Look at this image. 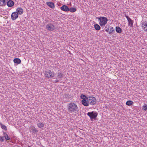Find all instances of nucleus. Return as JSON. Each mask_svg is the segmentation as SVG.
Masks as SVG:
<instances>
[{
    "instance_id": "nucleus-1",
    "label": "nucleus",
    "mask_w": 147,
    "mask_h": 147,
    "mask_svg": "<svg viewBox=\"0 0 147 147\" xmlns=\"http://www.w3.org/2000/svg\"><path fill=\"white\" fill-rule=\"evenodd\" d=\"M68 110L69 112H76L78 111V107L76 104L71 102L67 105Z\"/></svg>"
},
{
    "instance_id": "nucleus-2",
    "label": "nucleus",
    "mask_w": 147,
    "mask_h": 147,
    "mask_svg": "<svg viewBox=\"0 0 147 147\" xmlns=\"http://www.w3.org/2000/svg\"><path fill=\"white\" fill-rule=\"evenodd\" d=\"M96 18L100 21L99 24L101 27L105 26L107 24L108 20L107 18L105 17H98Z\"/></svg>"
},
{
    "instance_id": "nucleus-3",
    "label": "nucleus",
    "mask_w": 147,
    "mask_h": 147,
    "mask_svg": "<svg viewBox=\"0 0 147 147\" xmlns=\"http://www.w3.org/2000/svg\"><path fill=\"white\" fill-rule=\"evenodd\" d=\"M87 115L90 118L91 120L92 121L93 119H96L98 113L94 111H92L88 112L87 113Z\"/></svg>"
},
{
    "instance_id": "nucleus-4",
    "label": "nucleus",
    "mask_w": 147,
    "mask_h": 147,
    "mask_svg": "<svg viewBox=\"0 0 147 147\" xmlns=\"http://www.w3.org/2000/svg\"><path fill=\"white\" fill-rule=\"evenodd\" d=\"M89 104H90L92 105H94L95 104L96 102V98L94 97L89 96L87 99Z\"/></svg>"
},
{
    "instance_id": "nucleus-5",
    "label": "nucleus",
    "mask_w": 147,
    "mask_h": 147,
    "mask_svg": "<svg viewBox=\"0 0 147 147\" xmlns=\"http://www.w3.org/2000/svg\"><path fill=\"white\" fill-rule=\"evenodd\" d=\"M45 75L46 77L49 78L53 77L55 74L53 72H52L51 70H48L45 71Z\"/></svg>"
},
{
    "instance_id": "nucleus-6",
    "label": "nucleus",
    "mask_w": 147,
    "mask_h": 147,
    "mask_svg": "<svg viewBox=\"0 0 147 147\" xmlns=\"http://www.w3.org/2000/svg\"><path fill=\"white\" fill-rule=\"evenodd\" d=\"M46 28L49 31H53L55 29L54 25L51 23H49L46 25Z\"/></svg>"
},
{
    "instance_id": "nucleus-7",
    "label": "nucleus",
    "mask_w": 147,
    "mask_h": 147,
    "mask_svg": "<svg viewBox=\"0 0 147 147\" xmlns=\"http://www.w3.org/2000/svg\"><path fill=\"white\" fill-rule=\"evenodd\" d=\"M125 17L127 18L128 22V24L131 27H132L133 25V21L125 14Z\"/></svg>"
},
{
    "instance_id": "nucleus-8",
    "label": "nucleus",
    "mask_w": 147,
    "mask_h": 147,
    "mask_svg": "<svg viewBox=\"0 0 147 147\" xmlns=\"http://www.w3.org/2000/svg\"><path fill=\"white\" fill-rule=\"evenodd\" d=\"M18 17V13L16 11L12 13L11 15V18L13 20H16Z\"/></svg>"
},
{
    "instance_id": "nucleus-9",
    "label": "nucleus",
    "mask_w": 147,
    "mask_h": 147,
    "mask_svg": "<svg viewBox=\"0 0 147 147\" xmlns=\"http://www.w3.org/2000/svg\"><path fill=\"white\" fill-rule=\"evenodd\" d=\"M61 9L65 12L68 11H69V8L66 5H63L62 7H60Z\"/></svg>"
},
{
    "instance_id": "nucleus-10",
    "label": "nucleus",
    "mask_w": 147,
    "mask_h": 147,
    "mask_svg": "<svg viewBox=\"0 0 147 147\" xmlns=\"http://www.w3.org/2000/svg\"><path fill=\"white\" fill-rule=\"evenodd\" d=\"M142 29L145 31L147 32V21L144 22L142 25Z\"/></svg>"
},
{
    "instance_id": "nucleus-11",
    "label": "nucleus",
    "mask_w": 147,
    "mask_h": 147,
    "mask_svg": "<svg viewBox=\"0 0 147 147\" xmlns=\"http://www.w3.org/2000/svg\"><path fill=\"white\" fill-rule=\"evenodd\" d=\"M6 4L9 7H10L13 6L14 4L13 1L11 0H9L7 2H6Z\"/></svg>"
},
{
    "instance_id": "nucleus-12",
    "label": "nucleus",
    "mask_w": 147,
    "mask_h": 147,
    "mask_svg": "<svg viewBox=\"0 0 147 147\" xmlns=\"http://www.w3.org/2000/svg\"><path fill=\"white\" fill-rule=\"evenodd\" d=\"M16 12L18 13V15H22L23 13V10L20 7H18L16 9Z\"/></svg>"
},
{
    "instance_id": "nucleus-13",
    "label": "nucleus",
    "mask_w": 147,
    "mask_h": 147,
    "mask_svg": "<svg viewBox=\"0 0 147 147\" xmlns=\"http://www.w3.org/2000/svg\"><path fill=\"white\" fill-rule=\"evenodd\" d=\"M8 0H0V6H5L6 4V2Z\"/></svg>"
},
{
    "instance_id": "nucleus-14",
    "label": "nucleus",
    "mask_w": 147,
    "mask_h": 147,
    "mask_svg": "<svg viewBox=\"0 0 147 147\" xmlns=\"http://www.w3.org/2000/svg\"><path fill=\"white\" fill-rule=\"evenodd\" d=\"M81 102L82 105L85 106L87 107L89 105L88 101L86 99L82 100L81 101Z\"/></svg>"
},
{
    "instance_id": "nucleus-15",
    "label": "nucleus",
    "mask_w": 147,
    "mask_h": 147,
    "mask_svg": "<svg viewBox=\"0 0 147 147\" xmlns=\"http://www.w3.org/2000/svg\"><path fill=\"white\" fill-rule=\"evenodd\" d=\"M47 4L51 8L53 9L55 7L54 3L51 2H47Z\"/></svg>"
},
{
    "instance_id": "nucleus-16",
    "label": "nucleus",
    "mask_w": 147,
    "mask_h": 147,
    "mask_svg": "<svg viewBox=\"0 0 147 147\" xmlns=\"http://www.w3.org/2000/svg\"><path fill=\"white\" fill-rule=\"evenodd\" d=\"M14 62L17 64H20L21 62V60L18 58H16L14 59L13 60Z\"/></svg>"
},
{
    "instance_id": "nucleus-17",
    "label": "nucleus",
    "mask_w": 147,
    "mask_h": 147,
    "mask_svg": "<svg viewBox=\"0 0 147 147\" xmlns=\"http://www.w3.org/2000/svg\"><path fill=\"white\" fill-rule=\"evenodd\" d=\"M109 27V30H110V31L108 32V33L110 34H113L115 32V30L113 27L110 26V27Z\"/></svg>"
},
{
    "instance_id": "nucleus-18",
    "label": "nucleus",
    "mask_w": 147,
    "mask_h": 147,
    "mask_svg": "<svg viewBox=\"0 0 147 147\" xmlns=\"http://www.w3.org/2000/svg\"><path fill=\"white\" fill-rule=\"evenodd\" d=\"M57 77L60 80L62 78L63 76V74L62 72H59V71L57 72Z\"/></svg>"
},
{
    "instance_id": "nucleus-19",
    "label": "nucleus",
    "mask_w": 147,
    "mask_h": 147,
    "mask_svg": "<svg viewBox=\"0 0 147 147\" xmlns=\"http://www.w3.org/2000/svg\"><path fill=\"white\" fill-rule=\"evenodd\" d=\"M115 30L116 32L118 33H121L122 32V29L119 26H116Z\"/></svg>"
},
{
    "instance_id": "nucleus-20",
    "label": "nucleus",
    "mask_w": 147,
    "mask_h": 147,
    "mask_svg": "<svg viewBox=\"0 0 147 147\" xmlns=\"http://www.w3.org/2000/svg\"><path fill=\"white\" fill-rule=\"evenodd\" d=\"M3 135L4 137L5 138L6 140H10V138L8 136V135L5 132H3Z\"/></svg>"
},
{
    "instance_id": "nucleus-21",
    "label": "nucleus",
    "mask_w": 147,
    "mask_h": 147,
    "mask_svg": "<svg viewBox=\"0 0 147 147\" xmlns=\"http://www.w3.org/2000/svg\"><path fill=\"white\" fill-rule=\"evenodd\" d=\"M94 28L95 29L97 30H99L100 29V26L97 24H94Z\"/></svg>"
},
{
    "instance_id": "nucleus-22",
    "label": "nucleus",
    "mask_w": 147,
    "mask_h": 147,
    "mask_svg": "<svg viewBox=\"0 0 147 147\" xmlns=\"http://www.w3.org/2000/svg\"><path fill=\"white\" fill-rule=\"evenodd\" d=\"M37 125L38 127L40 128H42L44 127V124L41 123H38Z\"/></svg>"
},
{
    "instance_id": "nucleus-23",
    "label": "nucleus",
    "mask_w": 147,
    "mask_h": 147,
    "mask_svg": "<svg viewBox=\"0 0 147 147\" xmlns=\"http://www.w3.org/2000/svg\"><path fill=\"white\" fill-rule=\"evenodd\" d=\"M133 102L131 100H128L126 103V104L128 106H131L133 104Z\"/></svg>"
},
{
    "instance_id": "nucleus-24",
    "label": "nucleus",
    "mask_w": 147,
    "mask_h": 147,
    "mask_svg": "<svg viewBox=\"0 0 147 147\" xmlns=\"http://www.w3.org/2000/svg\"><path fill=\"white\" fill-rule=\"evenodd\" d=\"M0 125H1V128L5 131L7 130V127L6 126L2 124L1 123H0Z\"/></svg>"
},
{
    "instance_id": "nucleus-25",
    "label": "nucleus",
    "mask_w": 147,
    "mask_h": 147,
    "mask_svg": "<svg viewBox=\"0 0 147 147\" xmlns=\"http://www.w3.org/2000/svg\"><path fill=\"white\" fill-rule=\"evenodd\" d=\"M80 98L82 99V100L86 99L87 100L88 97H87L86 95L82 94L80 96Z\"/></svg>"
},
{
    "instance_id": "nucleus-26",
    "label": "nucleus",
    "mask_w": 147,
    "mask_h": 147,
    "mask_svg": "<svg viewBox=\"0 0 147 147\" xmlns=\"http://www.w3.org/2000/svg\"><path fill=\"white\" fill-rule=\"evenodd\" d=\"M69 11L71 12H74L76 11V9L74 7H71L69 9Z\"/></svg>"
},
{
    "instance_id": "nucleus-27",
    "label": "nucleus",
    "mask_w": 147,
    "mask_h": 147,
    "mask_svg": "<svg viewBox=\"0 0 147 147\" xmlns=\"http://www.w3.org/2000/svg\"><path fill=\"white\" fill-rule=\"evenodd\" d=\"M110 26L109 25H106L105 28V30L107 32H109V30L110 29Z\"/></svg>"
},
{
    "instance_id": "nucleus-28",
    "label": "nucleus",
    "mask_w": 147,
    "mask_h": 147,
    "mask_svg": "<svg viewBox=\"0 0 147 147\" xmlns=\"http://www.w3.org/2000/svg\"><path fill=\"white\" fill-rule=\"evenodd\" d=\"M70 96L68 94H65L64 95V97L66 98H69Z\"/></svg>"
},
{
    "instance_id": "nucleus-29",
    "label": "nucleus",
    "mask_w": 147,
    "mask_h": 147,
    "mask_svg": "<svg viewBox=\"0 0 147 147\" xmlns=\"http://www.w3.org/2000/svg\"><path fill=\"white\" fill-rule=\"evenodd\" d=\"M142 109L145 110L146 111L147 110V105H146V104L143 105L142 107Z\"/></svg>"
},
{
    "instance_id": "nucleus-30",
    "label": "nucleus",
    "mask_w": 147,
    "mask_h": 147,
    "mask_svg": "<svg viewBox=\"0 0 147 147\" xmlns=\"http://www.w3.org/2000/svg\"><path fill=\"white\" fill-rule=\"evenodd\" d=\"M0 140L2 142H3L4 140V137L3 136L0 137Z\"/></svg>"
},
{
    "instance_id": "nucleus-31",
    "label": "nucleus",
    "mask_w": 147,
    "mask_h": 147,
    "mask_svg": "<svg viewBox=\"0 0 147 147\" xmlns=\"http://www.w3.org/2000/svg\"><path fill=\"white\" fill-rule=\"evenodd\" d=\"M32 130L33 132H36L38 131V130L34 127L33 128Z\"/></svg>"
},
{
    "instance_id": "nucleus-32",
    "label": "nucleus",
    "mask_w": 147,
    "mask_h": 147,
    "mask_svg": "<svg viewBox=\"0 0 147 147\" xmlns=\"http://www.w3.org/2000/svg\"><path fill=\"white\" fill-rule=\"evenodd\" d=\"M53 82L54 83H57L59 82V80H58L57 78L56 79V80H54Z\"/></svg>"
}]
</instances>
